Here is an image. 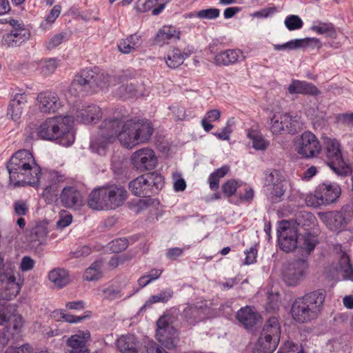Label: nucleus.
<instances>
[{
	"label": "nucleus",
	"instance_id": "obj_1",
	"mask_svg": "<svg viewBox=\"0 0 353 353\" xmlns=\"http://www.w3.org/2000/svg\"><path fill=\"white\" fill-rule=\"evenodd\" d=\"M152 133L153 127L148 121L133 119L125 121L122 117L108 118L101 124L90 146L97 153L101 154L108 145L118 139L122 145L132 148L147 142Z\"/></svg>",
	"mask_w": 353,
	"mask_h": 353
},
{
	"label": "nucleus",
	"instance_id": "obj_2",
	"mask_svg": "<svg viewBox=\"0 0 353 353\" xmlns=\"http://www.w3.org/2000/svg\"><path fill=\"white\" fill-rule=\"evenodd\" d=\"M6 167L10 181L14 186L37 185L41 175V168L28 150H21L16 152Z\"/></svg>",
	"mask_w": 353,
	"mask_h": 353
},
{
	"label": "nucleus",
	"instance_id": "obj_3",
	"mask_svg": "<svg viewBox=\"0 0 353 353\" xmlns=\"http://www.w3.org/2000/svg\"><path fill=\"white\" fill-rule=\"evenodd\" d=\"M73 122V117L69 115L47 118L36 128L37 136L43 140H56L61 145L68 147L74 141L72 131Z\"/></svg>",
	"mask_w": 353,
	"mask_h": 353
},
{
	"label": "nucleus",
	"instance_id": "obj_4",
	"mask_svg": "<svg viewBox=\"0 0 353 353\" xmlns=\"http://www.w3.org/2000/svg\"><path fill=\"white\" fill-rule=\"evenodd\" d=\"M325 299L323 290H318L299 297L291 307L292 319L297 323H306L320 314Z\"/></svg>",
	"mask_w": 353,
	"mask_h": 353
},
{
	"label": "nucleus",
	"instance_id": "obj_5",
	"mask_svg": "<svg viewBox=\"0 0 353 353\" xmlns=\"http://www.w3.org/2000/svg\"><path fill=\"white\" fill-rule=\"evenodd\" d=\"M164 185L163 177L157 172L142 174L129 183L132 193L139 197H151Z\"/></svg>",
	"mask_w": 353,
	"mask_h": 353
},
{
	"label": "nucleus",
	"instance_id": "obj_6",
	"mask_svg": "<svg viewBox=\"0 0 353 353\" xmlns=\"http://www.w3.org/2000/svg\"><path fill=\"white\" fill-rule=\"evenodd\" d=\"M326 162L330 169L338 176H345L352 172V169L343 158L341 144L336 139H325Z\"/></svg>",
	"mask_w": 353,
	"mask_h": 353
},
{
	"label": "nucleus",
	"instance_id": "obj_7",
	"mask_svg": "<svg viewBox=\"0 0 353 353\" xmlns=\"http://www.w3.org/2000/svg\"><path fill=\"white\" fill-rule=\"evenodd\" d=\"M341 194V187L336 183L325 182L319 184L314 194L307 195L305 203L314 208L336 202Z\"/></svg>",
	"mask_w": 353,
	"mask_h": 353
},
{
	"label": "nucleus",
	"instance_id": "obj_8",
	"mask_svg": "<svg viewBox=\"0 0 353 353\" xmlns=\"http://www.w3.org/2000/svg\"><path fill=\"white\" fill-rule=\"evenodd\" d=\"M21 315L11 312V307L0 303V325H5L6 332L0 331V346L8 344L10 334L21 332L23 327Z\"/></svg>",
	"mask_w": 353,
	"mask_h": 353
},
{
	"label": "nucleus",
	"instance_id": "obj_9",
	"mask_svg": "<svg viewBox=\"0 0 353 353\" xmlns=\"http://www.w3.org/2000/svg\"><path fill=\"white\" fill-rule=\"evenodd\" d=\"M41 174L40 175V176ZM65 176L55 170L46 171L42 174L37 184L41 186L42 196L50 203L56 199L59 188L65 181Z\"/></svg>",
	"mask_w": 353,
	"mask_h": 353
},
{
	"label": "nucleus",
	"instance_id": "obj_10",
	"mask_svg": "<svg viewBox=\"0 0 353 353\" xmlns=\"http://www.w3.org/2000/svg\"><path fill=\"white\" fill-rule=\"evenodd\" d=\"M280 336L279 321L276 317L272 316L265 323L257 343L263 350L272 351L279 344Z\"/></svg>",
	"mask_w": 353,
	"mask_h": 353
},
{
	"label": "nucleus",
	"instance_id": "obj_11",
	"mask_svg": "<svg viewBox=\"0 0 353 353\" xmlns=\"http://www.w3.org/2000/svg\"><path fill=\"white\" fill-rule=\"evenodd\" d=\"M321 150V143L314 133L306 131L297 137L296 150L301 157L314 158L320 154Z\"/></svg>",
	"mask_w": 353,
	"mask_h": 353
},
{
	"label": "nucleus",
	"instance_id": "obj_12",
	"mask_svg": "<svg viewBox=\"0 0 353 353\" xmlns=\"http://www.w3.org/2000/svg\"><path fill=\"white\" fill-rule=\"evenodd\" d=\"M285 183V177L279 170H273L265 173V185L267 194L273 202L281 201L286 191Z\"/></svg>",
	"mask_w": 353,
	"mask_h": 353
},
{
	"label": "nucleus",
	"instance_id": "obj_13",
	"mask_svg": "<svg viewBox=\"0 0 353 353\" xmlns=\"http://www.w3.org/2000/svg\"><path fill=\"white\" fill-rule=\"evenodd\" d=\"M156 339L168 349L176 347L179 341L176 330L168 322L166 316L160 317L157 322Z\"/></svg>",
	"mask_w": 353,
	"mask_h": 353
},
{
	"label": "nucleus",
	"instance_id": "obj_14",
	"mask_svg": "<svg viewBox=\"0 0 353 353\" xmlns=\"http://www.w3.org/2000/svg\"><path fill=\"white\" fill-rule=\"evenodd\" d=\"M352 216L353 211L348 205L342 207L339 211H330L321 215L322 221L333 231L345 228Z\"/></svg>",
	"mask_w": 353,
	"mask_h": 353
},
{
	"label": "nucleus",
	"instance_id": "obj_15",
	"mask_svg": "<svg viewBox=\"0 0 353 353\" xmlns=\"http://www.w3.org/2000/svg\"><path fill=\"white\" fill-rule=\"evenodd\" d=\"M130 161L135 169L142 172L154 169L158 163L155 152L149 148H143L133 152Z\"/></svg>",
	"mask_w": 353,
	"mask_h": 353
},
{
	"label": "nucleus",
	"instance_id": "obj_16",
	"mask_svg": "<svg viewBox=\"0 0 353 353\" xmlns=\"http://www.w3.org/2000/svg\"><path fill=\"white\" fill-rule=\"evenodd\" d=\"M307 268L304 259H299L288 263L283 269V277L285 283L289 286H295L299 283Z\"/></svg>",
	"mask_w": 353,
	"mask_h": 353
},
{
	"label": "nucleus",
	"instance_id": "obj_17",
	"mask_svg": "<svg viewBox=\"0 0 353 353\" xmlns=\"http://www.w3.org/2000/svg\"><path fill=\"white\" fill-rule=\"evenodd\" d=\"M21 290L12 270L0 273V299L11 300Z\"/></svg>",
	"mask_w": 353,
	"mask_h": 353
},
{
	"label": "nucleus",
	"instance_id": "obj_18",
	"mask_svg": "<svg viewBox=\"0 0 353 353\" xmlns=\"http://www.w3.org/2000/svg\"><path fill=\"white\" fill-rule=\"evenodd\" d=\"M338 261L336 266V272L341 275L343 280L353 281V265L350 256L342 250L341 244H335L333 248Z\"/></svg>",
	"mask_w": 353,
	"mask_h": 353
},
{
	"label": "nucleus",
	"instance_id": "obj_19",
	"mask_svg": "<svg viewBox=\"0 0 353 353\" xmlns=\"http://www.w3.org/2000/svg\"><path fill=\"white\" fill-rule=\"evenodd\" d=\"M239 323L248 332H253L261 321V315L251 306L241 307L236 314Z\"/></svg>",
	"mask_w": 353,
	"mask_h": 353
},
{
	"label": "nucleus",
	"instance_id": "obj_20",
	"mask_svg": "<svg viewBox=\"0 0 353 353\" xmlns=\"http://www.w3.org/2000/svg\"><path fill=\"white\" fill-rule=\"evenodd\" d=\"M94 70L84 69L77 74L70 87V91L73 94L81 92L94 91L93 86Z\"/></svg>",
	"mask_w": 353,
	"mask_h": 353
},
{
	"label": "nucleus",
	"instance_id": "obj_21",
	"mask_svg": "<svg viewBox=\"0 0 353 353\" xmlns=\"http://www.w3.org/2000/svg\"><path fill=\"white\" fill-rule=\"evenodd\" d=\"M37 105L43 113H54L62 106L58 95L51 92H40L37 97Z\"/></svg>",
	"mask_w": 353,
	"mask_h": 353
},
{
	"label": "nucleus",
	"instance_id": "obj_22",
	"mask_svg": "<svg viewBox=\"0 0 353 353\" xmlns=\"http://www.w3.org/2000/svg\"><path fill=\"white\" fill-rule=\"evenodd\" d=\"M105 190L110 210L121 206L128 199V192L121 185H108L105 186Z\"/></svg>",
	"mask_w": 353,
	"mask_h": 353
},
{
	"label": "nucleus",
	"instance_id": "obj_23",
	"mask_svg": "<svg viewBox=\"0 0 353 353\" xmlns=\"http://www.w3.org/2000/svg\"><path fill=\"white\" fill-rule=\"evenodd\" d=\"M31 32L28 28L11 30L2 37V45L8 48H17L26 43L30 38Z\"/></svg>",
	"mask_w": 353,
	"mask_h": 353
},
{
	"label": "nucleus",
	"instance_id": "obj_24",
	"mask_svg": "<svg viewBox=\"0 0 353 353\" xmlns=\"http://www.w3.org/2000/svg\"><path fill=\"white\" fill-rule=\"evenodd\" d=\"M59 200L61 205L67 208H79L83 204L81 192L74 186L63 188Z\"/></svg>",
	"mask_w": 353,
	"mask_h": 353
},
{
	"label": "nucleus",
	"instance_id": "obj_25",
	"mask_svg": "<svg viewBox=\"0 0 353 353\" xmlns=\"http://www.w3.org/2000/svg\"><path fill=\"white\" fill-rule=\"evenodd\" d=\"M276 234L279 243H297L299 239L297 227L292 221H281L278 225Z\"/></svg>",
	"mask_w": 353,
	"mask_h": 353
},
{
	"label": "nucleus",
	"instance_id": "obj_26",
	"mask_svg": "<svg viewBox=\"0 0 353 353\" xmlns=\"http://www.w3.org/2000/svg\"><path fill=\"white\" fill-rule=\"evenodd\" d=\"M90 339L88 331H79L67 340V345L70 347V353H90L86 343Z\"/></svg>",
	"mask_w": 353,
	"mask_h": 353
},
{
	"label": "nucleus",
	"instance_id": "obj_27",
	"mask_svg": "<svg viewBox=\"0 0 353 353\" xmlns=\"http://www.w3.org/2000/svg\"><path fill=\"white\" fill-rule=\"evenodd\" d=\"M88 205L96 210H108L109 205L105 186L93 190L88 196Z\"/></svg>",
	"mask_w": 353,
	"mask_h": 353
},
{
	"label": "nucleus",
	"instance_id": "obj_28",
	"mask_svg": "<svg viewBox=\"0 0 353 353\" xmlns=\"http://www.w3.org/2000/svg\"><path fill=\"white\" fill-rule=\"evenodd\" d=\"M27 103V95L25 93H17L11 100L7 115L14 122H19Z\"/></svg>",
	"mask_w": 353,
	"mask_h": 353
},
{
	"label": "nucleus",
	"instance_id": "obj_29",
	"mask_svg": "<svg viewBox=\"0 0 353 353\" xmlns=\"http://www.w3.org/2000/svg\"><path fill=\"white\" fill-rule=\"evenodd\" d=\"M116 347L121 353H137L141 343L134 334L121 335L116 341Z\"/></svg>",
	"mask_w": 353,
	"mask_h": 353
},
{
	"label": "nucleus",
	"instance_id": "obj_30",
	"mask_svg": "<svg viewBox=\"0 0 353 353\" xmlns=\"http://www.w3.org/2000/svg\"><path fill=\"white\" fill-rule=\"evenodd\" d=\"M142 43L141 35L134 33L121 39L118 43V49L123 54H130L137 50Z\"/></svg>",
	"mask_w": 353,
	"mask_h": 353
},
{
	"label": "nucleus",
	"instance_id": "obj_31",
	"mask_svg": "<svg viewBox=\"0 0 353 353\" xmlns=\"http://www.w3.org/2000/svg\"><path fill=\"white\" fill-rule=\"evenodd\" d=\"M205 306L188 305L183 310V315L188 323L195 325L205 319Z\"/></svg>",
	"mask_w": 353,
	"mask_h": 353
},
{
	"label": "nucleus",
	"instance_id": "obj_32",
	"mask_svg": "<svg viewBox=\"0 0 353 353\" xmlns=\"http://www.w3.org/2000/svg\"><path fill=\"white\" fill-rule=\"evenodd\" d=\"M288 92L291 94H301L316 96L320 94L319 90L314 84L299 80H293L288 87Z\"/></svg>",
	"mask_w": 353,
	"mask_h": 353
},
{
	"label": "nucleus",
	"instance_id": "obj_33",
	"mask_svg": "<svg viewBox=\"0 0 353 353\" xmlns=\"http://www.w3.org/2000/svg\"><path fill=\"white\" fill-rule=\"evenodd\" d=\"M48 279L59 288L68 285L72 281L69 271L61 268H55L48 273Z\"/></svg>",
	"mask_w": 353,
	"mask_h": 353
},
{
	"label": "nucleus",
	"instance_id": "obj_34",
	"mask_svg": "<svg viewBox=\"0 0 353 353\" xmlns=\"http://www.w3.org/2000/svg\"><path fill=\"white\" fill-rule=\"evenodd\" d=\"M181 32L172 26H164L157 33L154 41L159 46L168 43L172 39H180Z\"/></svg>",
	"mask_w": 353,
	"mask_h": 353
},
{
	"label": "nucleus",
	"instance_id": "obj_35",
	"mask_svg": "<svg viewBox=\"0 0 353 353\" xmlns=\"http://www.w3.org/2000/svg\"><path fill=\"white\" fill-rule=\"evenodd\" d=\"M310 43L319 44V48L321 47L319 39L304 38L293 39L283 44H275L274 45V49L276 51L296 50L301 48H305L308 46Z\"/></svg>",
	"mask_w": 353,
	"mask_h": 353
},
{
	"label": "nucleus",
	"instance_id": "obj_36",
	"mask_svg": "<svg viewBox=\"0 0 353 353\" xmlns=\"http://www.w3.org/2000/svg\"><path fill=\"white\" fill-rule=\"evenodd\" d=\"M190 54V52L181 51L180 49L174 48L168 51L165 57V61L168 67L171 69H176L181 65Z\"/></svg>",
	"mask_w": 353,
	"mask_h": 353
},
{
	"label": "nucleus",
	"instance_id": "obj_37",
	"mask_svg": "<svg viewBox=\"0 0 353 353\" xmlns=\"http://www.w3.org/2000/svg\"><path fill=\"white\" fill-rule=\"evenodd\" d=\"M242 52L239 50L228 49L223 50L214 57V63L216 65H229L236 63Z\"/></svg>",
	"mask_w": 353,
	"mask_h": 353
},
{
	"label": "nucleus",
	"instance_id": "obj_38",
	"mask_svg": "<svg viewBox=\"0 0 353 353\" xmlns=\"http://www.w3.org/2000/svg\"><path fill=\"white\" fill-rule=\"evenodd\" d=\"M101 117V109L96 105H91L81 110L77 115V119L85 124H89L99 121Z\"/></svg>",
	"mask_w": 353,
	"mask_h": 353
},
{
	"label": "nucleus",
	"instance_id": "obj_39",
	"mask_svg": "<svg viewBox=\"0 0 353 353\" xmlns=\"http://www.w3.org/2000/svg\"><path fill=\"white\" fill-rule=\"evenodd\" d=\"M103 261L102 260H97L94 261L85 270L83 279L87 281H98L103 276Z\"/></svg>",
	"mask_w": 353,
	"mask_h": 353
},
{
	"label": "nucleus",
	"instance_id": "obj_40",
	"mask_svg": "<svg viewBox=\"0 0 353 353\" xmlns=\"http://www.w3.org/2000/svg\"><path fill=\"white\" fill-rule=\"evenodd\" d=\"M285 131L289 134H294L302 128V123L300 117L297 115L293 116L289 113H284Z\"/></svg>",
	"mask_w": 353,
	"mask_h": 353
},
{
	"label": "nucleus",
	"instance_id": "obj_41",
	"mask_svg": "<svg viewBox=\"0 0 353 353\" xmlns=\"http://www.w3.org/2000/svg\"><path fill=\"white\" fill-rule=\"evenodd\" d=\"M292 221L296 226L310 228L315 225L316 219L312 213L302 211L295 214V218Z\"/></svg>",
	"mask_w": 353,
	"mask_h": 353
},
{
	"label": "nucleus",
	"instance_id": "obj_42",
	"mask_svg": "<svg viewBox=\"0 0 353 353\" xmlns=\"http://www.w3.org/2000/svg\"><path fill=\"white\" fill-rule=\"evenodd\" d=\"M248 137L252 141V147L256 150H265L269 145V141L256 130H248Z\"/></svg>",
	"mask_w": 353,
	"mask_h": 353
},
{
	"label": "nucleus",
	"instance_id": "obj_43",
	"mask_svg": "<svg viewBox=\"0 0 353 353\" xmlns=\"http://www.w3.org/2000/svg\"><path fill=\"white\" fill-rule=\"evenodd\" d=\"M93 81L95 83H93L94 91H97L99 88H103L109 86L110 84V77L106 72L95 70H94Z\"/></svg>",
	"mask_w": 353,
	"mask_h": 353
},
{
	"label": "nucleus",
	"instance_id": "obj_44",
	"mask_svg": "<svg viewBox=\"0 0 353 353\" xmlns=\"http://www.w3.org/2000/svg\"><path fill=\"white\" fill-rule=\"evenodd\" d=\"M311 29L319 34H325L327 37L336 38V32L332 23H319L312 26Z\"/></svg>",
	"mask_w": 353,
	"mask_h": 353
},
{
	"label": "nucleus",
	"instance_id": "obj_45",
	"mask_svg": "<svg viewBox=\"0 0 353 353\" xmlns=\"http://www.w3.org/2000/svg\"><path fill=\"white\" fill-rule=\"evenodd\" d=\"M61 11V6L60 5H55L46 16L45 20L41 23L40 28L43 30H48L58 18Z\"/></svg>",
	"mask_w": 353,
	"mask_h": 353
},
{
	"label": "nucleus",
	"instance_id": "obj_46",
	"mask_svg": "<svg viewBox=\"0 0 353 353\" xmlns=\"http://www.w3.org/2000/svg\"><path fill=\"white\" fill-rule=\"evenodd\" d=\"M284 114H275L271 119L270 130L273 134H281L285 132Z\"/></svg>",
	"mask_w": 353,
	"mask_h": 353
},
{
	"label": "nucleus",
	"instance_id": "obj_47",
	"mask_svg": "<svg viewBox=\"0 0 353 353\" xmlns=\"http://www.w3.org/2000/svg\"><path fill=\"white\" fill-rule=\"evenodd\" d=\"M87 313L88 314L86 316H74L70 314H65L62 311H54L52 312V315L54 317H57V316L60 315V319H63V321L70 323H76L81 322L86 317L90 316V312H87Z\"/></svg>",
	"mask_w": 353,
	"mask_h": 353
},
{
	"label": "nucleus",
	"instance_id": "obj_48",
	"mask_svg": "<svg viewBox=\"0 0 353 353\" xmlns=\"http://www.w3.org/2000/svg\"><path fill=\"white\" fill-rule=\"evenodd\" d=\"M285 27L290 31L299 30L303 26V22L298 15L288 16L284 21Z\"/></svg>",
	"mask_w": 353,
	"mask_h": 353
},
{
	"label": "nucleus",
	"instance_id": "obj_49",
	"mask_svg": "<svg viewBox=\"0 0 353 353\" xmlns=\"http://www.w3.org/2000/svg\"><path fill=\"white\" fill-rule=\"evenodd\" d=\"M66 34L65 33H59L52 36L46 43V47L48 50H52L60 46L65 40Z\"/></svg>",
	"mask_w": 353,
	"mask_h": 353
},
{
	"label": "nucleus",
	"instance_id": "obj_50",
	"mask_svg": "<svg viewBox=\"0 0 353 353\" xmlns=\"http://www.w3.org/2000/svg\"><path fill=\"white\" fill-rule=\"evenodd\" d=\"M173 295V292L172 290H166L160 292L159 294L153 295L151 296V298L149 299L148 303L152 304V303H156L159 302H167Z\"/></svg>",
	"mask_w": 353,
	"mask_h": 353
},
{
	"label": "nucleus",
	"instance_id": "obj_51",
	"mask_svg": "<svg viewBox=\"0 0 353 353\" xmlns=\"http://www.w3.org/2000/svg\"><path fill=\"white\" fill-rule=\"evenodd\" d=\"M320 232L319 229L313 228L312 230H307L301 235L303 243H319Z\"/></svg>",
	"mask_w": 353,
	"mask_h": 353
},
{
	"label": "nucleus",
	"instance_id": "obj_52",
	"mask_svg": "<svg viewBox=\"0 0 353 353\" xmlns=\"http://www.w3.org/2000/svg\"><path fill=\"white\" fill-rule=\"evenodd\" d=\"M48 234L47 228L45 226L38 225L31 230V237L34 241L43 240Z\"/></svg>",
	"mask_w": 353,
	"mask_h": 353
},
{
	"label": "nucleus",
	"instance_id": "obj_53",
	"mask_svg": "<svg viewBox=\"0 0 353 353\" xmlns=\"http://www.w3.org/2000/svg\"><path fill=\"white\" fill-rule=\"evenodd\" d=\"M59 65V60L56 58L46 59L42 66V72L46 74H52Z\"/></svg>",
	"mask_w": 353,
	"mask_h": 353
},
{
	"label": "nucleus",
	"instance_id": "obj_54",
	"mask_svg": "<svg viewBox=\"0 0 353 353\" xmlns=\"http://www.w3.org/2000/svg\"><path fill=\"white\" fill-rule=\"evenodd\" d=\"M14 211L19 216H24L29 211V205L26 201L17 200L13 204Z\"/></svg>",
	"mask_w": 353,
	"mask_h": 353
},
{
	"label": "nucleus",
	"instance_id": "obj_55",
	"mask_svg": "<svg viewBox=\"0 0 353 353\" xmlns=\"http://www.w3.org/2000/svg\"><path fill=\"white\" fill-rule=\"evenodd\" d=\"M102 297L105 299L112 301L121 297V290L114 287H108L103 290Z\"/></svg>",
	"mask_w": 353,
	"mask_h": 353
},
{
	"label": "nucleus",
	"instance_id": "obj_56",
	"mask_svg": "<svg viewBox=\"0 0 353 353\" xmlns=\"http://www.w3.org/2000/svg\"><path fill=\"white\" fill-rule=\"evenodd\" d=\"M316 244H300L299 248H295L296 254L300 259L306 258L310 255Z\"/></svg>",
	"mask_w": 353,
	"mask_h": 353
},
{
	"label": "nucleus",
	"instance_id": "obj_57",
	"mask_svg": "<svg viewBox=\"0 0 353 353\" xmlns=\"http://www.w3.org/2000/svg\"><path fill=\"white\" fill-rule=\"evenodd\" d=\"M72 221V214L65 210H61L59 212V219L57 222V227L64 228L68 226Z\"/></svg>",
	"mask_w": 353,
	"mask_h": 353
},
{
	"label": "nucleus",
	"instance_id": "obj_58",
	"mask_svg": "<svg viewBox=\"0 0 353 353\" xmlns=\"http://www.w3.org/2000/svg\"><path fill=\"white\" fill-rule=\"evenodd\" d=\"M219 15V10L217 8H209L201 10L196 13V16L201 19H213Z\"/></svg>",
	"mask_w": 353,
	"mask_h": 353
},
{
	"label": "nucleus",
	"instance_id": "obj_59",
	"mask_svg": "<svg viewBox=\"0 0 353 353\" xmlns=\"http://www.w3.org/2000/svg\"><path fill=\"white\" fill-rule=\"evenodd\" d=\"M238 186H239V185H238L237 181L232 179V180L228 181L223 185L222 190H223V193L227 196L230 197V196H232L236 192Z\"/></svg>",
	"mask_w": 353,
	"mask_h": 353
},
{
	"label": "nucleus",
	"instance_id": "obj_60",
	"mask_svg": "<svg viewBox=\"0 0 353 353\" xmlns=\"http://www.w3.org/2000/svg\"><path fill=\"white\" fill-rule=\"evenodd\" d=\"M156 203H157V201L150 197L145 199H140L135 205L137 212L138 213L142 210H145L148 207L154 205Z\"/></svg>",
	"mask_w": 353,
	"mask_h": 353
},
{
	"label": "nucleus",
	"instance_id": "obj_61",
	"mask_svg": "<svg viewBox=\"0 0 353 353\" xmlns=\"http://www.w3.org/2000/svg\"><path fill=\"white\" fill-rule=\"evenodd\" d=\"M159 0H138L137 3V9L140 12H147L152 8Z\"/></svg>",
	"mask_w": 353,
	"mask_h": 353
},
{
	"label": "nucleus",
	"instance_id": "obj_62",
	"mask_svg": "<svg viewBox=\"0 0 353 353\" xmlns=\"http://www.w3.org/2000/svg\"><path fill=\"white\" fill-rule=\"evenodd\" d=\"M127 248V244H105L103 246L105 253H119Z\"/></svg>",
	"mask_w": 353,
	"mask_h": 353
},
{
	"label": "nucleus",
	"instance_id": "obj_63",
	"mask_svg": "<svg viewBox=\"0 0 353 353\" xmlns=\"http://www.w3.org/2000/svg\"><path fill=\"white\" fill-rule=\"evenodd\" d=\"M91 253V248L86 245L79 246L74 252H71L72 258H80L88 256Z\"/></svg>",
	"mask_w": 353,
	"mask_h": 353
},
{
	"label": "nucleus",
	"instance_id": "obj_64",
	"mask_svg": "<svg viewBox=\"0 0 353 353\" xmlns=\"http://www.w3.org/2000/svg\"><path fill=\"white\" fill-rule=\"evenodd\" d=\"M5 353H32V348L28 344L20 347H8Z\"/></svg>",
	"mask_w": 353,
	"mask_h": 353
}]
</instances>
